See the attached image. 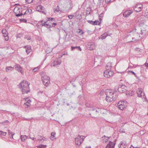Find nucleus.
<instances>
[{
  "label": "nucleus",
  "mask_w": 148,
  "mask_h": 148,
  "mask_svg": "<svg viewBox=\"0 0 148 148\" xmlns=\"http://www.w3.org/2000/svg\"><path fill=\"white\" fill-rule=\"evenodd\" d=\"M88 46H90V47H89L90 48L89 49L91 50L93 49V48L95 47L94 45L93 44H92L91 43H89L88 45Z\"/></svg>",
  "instance_id": "25"
},
{
  "label": "nucleus",
  "mask_w": 148,
  "mask_h": 148,
  "mask_svg": "<svg viewBox=\"0 0 148 148\" xmlns=\"http://www.w3.org/2000/svg\"><path fill=\"white\" fill-rule=\"evenodd\" d=\"M27 138V136H22L21 135V140L22 141H24Z\"/></svg>",
  "instance_id": "27"
},
{
  "label": "nucleus",
  "mask_w": 148,
  "mask_h": 148,
  "mask_svg": "<svg viewBox=\"0 0 148 148\" xmlns=\"http://www.w3.org/2000/svg\"><path fill=\"white\" fill-rule=\"evenodd\" d=\"M85 138V136H78L75 139V143L77 145H80L82 143L83 140Z\"/></svg>",
  "instance_id": "5"
},
{
  "label": "nucleus",
  "mask_w": 148,
  "mask_h": 148,
  "mask_svg": "<svg viewBox=\"0 0 148 148\" xmlns=\"http://www.w3.org/2000/svg\"><path fill=\"white\" fill-rule=\"evenodd\" d=\"M9 121L8 120H6L5 121H4L2 123L3 124H4L5 123H8Z\"/></svg>",
  "instance_id": "51"
},
{
  "label": "nucleus",
  "mask_w": 148,
  "mask_h": 148,
  "mask_svg": "<svg viewBox=\"0 0 148 148\" xmlns=\"http://www.w3.org/2000/svg\"><path fill=\"white\" fill-rule=\"evenodd\" d=\"M77 16V17L79 16V17H78V18H77L78 19H79V20H80V19H81V18H82V17H81V15H80V16H78H78Z\"/></svg>",
  "instance_id": "50"
},
{
  "label": "nucleus",
  "mask_w": 148,
  "mask_h": 148,
  "mask_svg": "<svg viewBox=\"0 0 148 148\" xmlns=\"http://www.w3.org/2000/svg\"><path fill=\"white\" fill-rule=\"evenodd\" d=\"M14 12L16 14V16L17 17H18L21 16L23 14L21 12V8L16 7L14 9Z\"/></svg>",
  "instance_id": "4"
},
{
  "label": "nucleus",
  "mask_w": 148,
  "mask_h": 148,
  "mask_svg": "<svg viewBox=\"0 0 148 148\" xmlns=\"http://www.w3.org/2000/svg\"><path fill=\"white\" fill-rule=\"evenodd\" d=\"M6 132H3L1 131H0V135L5 136L6 135Z\"/></svg>",
  "instance_id": "31"
},
{
  "label": "nucleus",
  "mask_w": 148,
  "mask_h": 148,
  "mask_svg": "<svg viewBox=\"0 0 148 148\" xmlns=\"http://www.w3.org/2000/svg\"><path fill=\"white\" fill-rule=\"evenodd\" d=\"M103 74L105 77L108 78L113 75V72L111 70L107 69L104 72Z\"/></svg>",
  "instance_id": "6"
},
{
  "label": "nucleus",
  "mask_w": 148,
  "mask_h": 148,
  "mask_svg": "<svg viewBox=\"0 0 148 148\" xmlns=\"http://www.w3.org/2000/svg\"><path fill=\"white\" fill-rule=\"evenodd\" d=\"M41 136H40L38 135V140L40 142L42 141V140L43 141H44V140H45V139L46 138H44V139Z\"/></svg>",
  "instance_id": "22"
},
{
  "label": "nucleus",
  "mask_w": 148,
  "mask_h": 148,
  "mask_svg": "<svg viewBox=\"0 0 148 148\" xmlns=\"http://www.w3.org/2000/svg\"><path fill=\"white\" fill-rule=\"evenodd\" d=\"M40 12H42V13H43L44 14H46V13H45V11H40Z\"/></svg>",
  "instance_id": "57"
},
{
  "label": "nucleus",
  "mask_w": 148,
  "mask_h": 148,
  "mask_svg": "<svg viewBox=\"0 0 148 148\" xmlns=\"http://www.w3.org/2000/svg\"><path fill=\"white\" fill-rule=\"evenodd\" d=\"M118 107L121 110H123L125 108V106L124 104V102L119 101L118 103Z\"/></svg>",
  "instance_id": "9"
},
{
  "label": "nucleus",
  "mask_w": 148,
  "mask_h": 148,
  "mask_svg": "<svg viewBox=\"0 0 148 148\" xmlns=\"http://www.w3.org/2000/svg\"><path fill=\"white\" fill-rule=\"evenodd\" d=\"M115 90H112L106 89L105 91L106 95V100L108 102H111L115 100L118 97L116 91L119 92L124 93L127 90V88L124 85H119L115 87Z\"/></svg>",
  "instance_id": "1"
},
{
  "label": "nucleus",
  "mask_w": 148,
  "mask_h": 148,
  "mask_svg": "<svg viewBox=\"0 0 148 148\" xmlns=\"http://www.w3.org/2000/svg\"><path fill=\"white\" fill-rule=\"evenodd\" d=\"M45 27L47 28H50L51 27V26L49 24L46 23Z\"/></svg>",
  "instance_id": "36"
},
{
  "label": "nucleus",
  "mask_w": 148,
  "mask_h": 148,
  "mask_svg": "<svg viewBox=\"0 0 148 148\" xmlns=\"http://www.w3.org/2000/svg\"><path fill=\"white\" fill-rule=\"evenodd\" d=\"M133 12L132 10H128L125 11L123 13V16L127 17L129 16Z\"/></svg>",
  "instance_id": "8"
},
{
  "label": "nucleus",
  "mask_w": 148,
  "mask_h": 148,
  "mask_svg": "<svg viewBox=\"0 0 148 148\" xmlns=\"http://www.w3.org/2000/svg\"><path fill=\"white\" fill-rule=\"evenodd\" d=\"M94 110H96L95 112L96 113H99V112L100 113L101 109L94 108Z\"/></svg>",
  "instance_id": "32"
},
{
  "label": "nucleus",
  "mask_w": 148,
  "mask_h": 148,
  "mask_svg": "<svg viewBox=\"0 0 148 148\" xmlns=\"http://www.w3.org/2000/svg\"><path fill=\"white\" fill-rule=\"evenodd\" d=\"M28 10L29 14H30L32 12V10L31 9Z\"/></svg>",
  "instance_id": "52"
},
{
  "label": "nucleus",
  "mask_w": 148,
  "mask_h": 148,
  "mask_svg": "<svg viewBox=\"0 0 148 148\" xmlns=\"http://www.w3.org/2000/svg\"><path fill=\"white\" fill-rule=\"evenodd\" d=\"M78 47H77V46H75V47L72 46L71 47V49H72V50H73V49H77Z\"/></svg>",
  "instance_id": "41"
},
{
  "label": "nucleus",
  "mask_w": 148,
  "mask_h": 148,
  "mask_svg": "<svg viewBox=\"0 0 148 148\" xmlns=\"http://www.w3.org/2000/svg\"><path fill=\"white\" fill-rule=\"evenodd\" d=\"M59 10H58V8L56 9H54V12L55 13L58 12L59 11Z\"/></svg>",
  "instance_id": "40"
},
{
  "label": "nucleus",
  "mask_w": 148,
  "mask_h": 148,
  "mask_svg": "<svg viewBox=\"0 0 148 148\" xmlns=\"http://www.w3.org/2000/svg\"><path fill=\"white\" fill-rule=\"evenodd\" d=\"M31 50H29L28 49H26V51L27 53V54H28L29 52H31Z\"/></svg>",
  "instance_id": "48"
},
{
  "label": "nucleus",
  "mask_w": 148,
  "mask_h": 148,
  "mask_svg": "<svg viewBox=\"0 0 148 148\" xmlns=\"http://www.w3.org/2000/svg\"><path fill=\"white\" fill-rule=\"evenodd\" d=\"M13 69L14 68L12 67L11 66H8L6 68V71L8 72L9 71H12Z\"/></svg>",
  "instance_id": "21"
},
{
  "label": "nucleus",
  "mask_w": 148,
  "mask_h": 148,
  "mask_svg": "<svg viewBox=\"0 0 148 148\" xmlns=\"http://www.w3.org/2000/svg\"><path fill=\"white\" fill-rule=\"evenodd\" d=\"M52 24L54 25H57V23H52Z\"/></svg>",
  "instance_id": "62"
},
{
  "label": "nucleus",
  "mask_w": 148,
  "mask_h": 148,
  "mask_svg": "<svg viewBox=\"0 0 148 148\" xmlns=\"http://www.w3.org/2000/svg\"><path fill=\"white\" fill-rule=\"evenodd\" d=\"M28 13H29L28 10H27L25 11V13L27 14Z\"/></svg>",
  "instance_id": "60"
},
{
  "label": "nucleus",
  "mask_w": 148,
  "mask_h": 148,
  "mask_svg": "<svg viewBox=\"0 0 148 148\" xmlns=\"http://www.w3.org/2000/svg\"><path fill=\"white\" fill-rule=\"evenodd\" d=\"M15 134L14 132H12L10 134H9V136L10 138H13V136Z\"/></svg>",
  "instance_id": "33"
},
{
  "label": "nucleus",
  "mask_w": 148,
  "mask_h": 148,
  "mask_svg": "<svg viewBox=\"0 0 148 148\" xmlns=\"http://www.w3.org/2000/svg\"><path fill=\"white\" fill-rule=\"evenodd\" d=\"M33 0H25L26 3H30L32 2Z\"/></svg>",
  "instance_id": "34"
},
{
  "label": "nucleus",
  "mask_w": 148,
  "mask_h": 148,
  "mask_svg": "<svg viewBox=\"0 0 148 148\" xmlns=\"http://www.w3.org/2000/svg\"><path fill=\"white\" fill-rule=\"evenodd\" d=\"M29 84L28 82L23 81L22 82L18 85V86L21 88L22 94H24L25 93L27 94L29 92L30 90Z\"/></svg>",
  "instance_id": "2"
},
{
  "label": "nucleus",
  "mask_w": 148,
  "mask_h": 148,
  "mask_svg": "<svg viewBox=\"0 0 148 148\" xmlns=\"http://www.w3.org/2000/svg\"><path fill=\"white\" fill-rule=\"evenodd\" d=\"M48 19L47 20L48 21H49L51 20H54V18H47Z\"/></svg>",
  "instance_id": "43"
},
{
  "label": "nucleus",
  "mask_w": 148,
  "mask_h": 148,
  "mask_svg": "<svg viewBox=\"0 0 148 148\" xmlns=\"http://www.w3.org/2000/svg\"><path fill=\"white\" fill-rule=\"evenodd\" d=\"M107 110L106 109L103 108L101 109L100 113L102 114H106Z\"/></svg>",
  "instance_id": "20"
},
{
  "label": "nucleus",
  "mask_w": 148,
  "mask_h": 148,
  "mask_svg": "<svg viewBox=\"0 0 148 148\" xmlns=\"http://www.w3.org/2000/svg\"><path fill=\"white\" fill-rule=\"evenodd\" d=\"M77 49H78L80 51H81L82 50V49L80 47H78Z\"/></svg>",
  "instance_id": "55"
},
{
  "label": "nucleus",
  "mask_w": 148,
  "mask_h": 148,
  "mask_svg": "<svg viewBox=\"0 0 148 148\" xmlns=\"http://www.w3.org/2000/svg\"><path fill=\"white\" fill-rule=\"evenodd\" d=\"M126 143L123 141H121L119 145V148H125L126 146Z\"/></svg>",
  "instance_id": "14"
},
{
  "label": "nucleus",
  "mask_w": 148,
  "mask_h": 148,
  "mask_svg": "<svg viewBox=\"0 0 148 148\" xmlns=\"http://www.w3.org/2000/svg\"><path fill=\"white\" fill-rule=\"evenodd\" d=\"M65 8L67 10H70L72 8V1L71 0H66L65 3Z\"/></svg>",
  "instance_id": "7"
},
{
  "label": "nucleus",
  "mask_w": 148,
  "mask_h": 148,
  "mask_svg": "<svg viewBox=\"0 0 148 148\" xmlns=\"http://www.w3.org/2000/svg\"><path fill=\"white\" fill-rule=\"evenodd\" d=\"M44 21L43 20H41L39 21V23H41V24L40 25H41L42 26H45L46 24V22H44V23H43Z\"/></svg>",
  "instance_id": "28"
},
{
  "label": "nucleus",
  "mask_w": 148,
  "mask_h": 148,
  "mask_svg": "<svg viewBox=\"0 0 148 148\" xmlns=\"http://www.w3.org/2000/svg\"><path fill=\"white\" fill-rule=\"evenodd\" d=\"M8 134H10V133H11L12 132H11L10 130H8Z\"/></svg>",
  "instance_id": "54"
},
{
  "label": "nucleus",
  "mask_w": 148,
  "mask_h": 148,
  "mask_svg": "<svg viewBox=\"0 0 148 148\" xmlns=\"http://www.w3.org/2000/svg\"><path fill=\"white\" fill-rule=\"evenodd\" d=\"M56 133L54 132H52L51 134V136L50 137V138L52 140H53L56 138L55 137Z\"/></svg>",
  "instance_id": "17"
},
{
  "label": "nucleus",
  "mask_w": 148,
  "mask_h": 148,
  "mask_svg": "<svg viewBox=\"0 0 148 148\" xmlns=\"http://www.w3.org/2000/svg\"><path fill=\"white\" fill-rule=\"evenodd\" d=\"M47 146L46 145H40L37 147L38 148H45Z\"/></svg>",
  "instance_id": "29"
},
{
  "label": "nucleus",
  "mask_w": 148,
  "mask_h": 148,
  "mask_svg": "<svg viewBox=\"0 0 148 148\" xmlns=\"http://www.w3.org/2000/svg\"><path fill=\"white\" fill-rule=\"evenodd\" d=\"M108 36V35L106 33H105L104 34H102L101 36V38L102 39H105L106 37Z\"/></svg>",
  "instance_id": "24"
},
{
  "label": "nucleus",
  "mask_w": 148,
  "mask_h": 148,
  "mask_svg": "<svg viewBox=\"0 0 148 148\" xmlns=\"http://www.w3.org/2000/svg\"><path fill=\"white\" fill-rule=\"evenodd\" d=\"M142 8V5L141 4H138L136 5L135 8H134V10L136 12H140Z\"/></svg>",
  "instance_id": "11"
},
{
  "label": "nucleus",
  "mask_w": 148,
  "mask_h": 148,
  "mask_svg": "<svg viewBox=\"0 0 148 148\" xmlns=\"http://www.w3.org/2000/svg\"><path fill=\"white\" fill-rule=\"evenodd\" d=\"M42 80L45 85L47 86L50 83V78L47 75H44L41 78Z\"/></svg>",
  "instance_id": "3"
},
{
  "label": "nucleus",
  "mask_w": 148,
  "mask_h": 148,
  "mask_svg": "<svg viewBox=\"0 0 148 148\" xmlns=\"http://www.w3.org/2000/svg\"><path fill=\"white\" fill-rule=\"evenodd\" d=\"M115 143L110 141L109 143L107 145L106 148H114L115 145Z\"/></svg>",
  "instance_id": "15"
},
{
  "label": "nucleus",
  "mask_w": 148,
  "mask_h": 148,
  "mask_svg": "<svg viewBox=\"0 0 148 148\" xmlns=\"http://www.w3.org/2000/svg\"><path fill=\"white\" fill-rule=\"evenodd\" d=\"M111 67H112L111 63L110 62H108L107 63V64L106 65V68L107 69H109V68H111Z\"/></svg>",
  "instance_id": "26"
},
{
  "label": "nucleus",
  "mask_w": 148,
  "mask_h": 148,
  "mask_svg": "<svg viewBox=\"0 0 148 148\" xmlns=\"http://www.w3.org/2000/svg\"><path fill=\"white\" fill-rule=\"evenodd\" d=\"M20 21L21 22H26L27 21L26 19H24V18H22L20 20Z\"/></svg>",
  "instance_id": "35"
},
{
  "label": "nucleus",
  "mask_w": 148,
  "mask_h": 148,
  "mask_svg": "<svg viewBox=\"0 0 148 148\" xmlns=\"http://www.w3.org/2000/svg\"><path fill=\"white\" fill-rule=\"evenodd\" d=\"M87 22L93 25V21L90 20H88Z\"/></svg>",
  "instance_id": "38"
},
{
  "label": "nucleus",
  "mask_w": 148,
  "mask_h": 148,
  "mask_svg": "<svg viewBox=\"0 0 148 148\" xmlns=\"http://www.w3.org/2000/svg\"><path fill=\"white\" fill-rule=\"evenodd\" d=\"M61 63L60 61L58 60L57 59L55 60L52 63L51 65L53 66H56L58 64H60Z\"/></svg>",
  "instance_id": "16"
},
{
  "label": "nucleus",
  "mask_w": 148,
  "mask_h": 148,
  "mask_svg": "<svg viewBox=\"0 0 148 148\" xmlns=\"http://www.w3.org/2000/svg\"><path fill=\"white\" fill-rule=\"evenodd\" d=\"M43 7L41 5H39L36 8V10L40 12V10H43L42 8Z\"/></svg>",
  "instance_id": "19"
},
{
  "label": "nucleus",
  "mask_w": 148,
  "mask_h": 148,
  "mask_svg": "<svg viewBox=\"0 0 148 148\" xmlns=\"http://www.w3.org/2000/svg\"><path fill=\"white\" fill-rule=\"evenodd\" d=\"M147 145H148V140H147Z\"/></svg>",
  "instance_id": "63"
},
{
  "label": "nucleus",
  "mask_w": 148,
  "mask_h": 148,
  "mask_svg": "<svg viewBox=\"0 0 148 148\" xmlns=\"http://www.w3.org/2000/svg\"><path fill=\"white\" fill-rule=\"evenodd\" d=\"M86 148H91L90 147H88L87 148L86 147Z\"/></svg>",
  "instance_id": "64"
},
{
  "label": "nucleus",
  "mask_w": 148,
  "mask_h": 148,
  "mask_svg": "<svg viewBox=\"0 0 148 148\" xmlns=\"http://www.w3.org/2000/svg\"><path fill=\"white\" fill-rule=\"evenodd\" d=\"M43 93V91H40L38 93L39 94H40V93H41V94H42Z\"/></svg>",
  "instance_id": "58"
},
{
  "label": "nucleus",
  "mask_w": 148,
  "mask_h": 148,
  "mask_svg": "<svg viewBox=\"0 0 148 148\" xmlns=\"http://www.w3.org/2000/svg\"><path fill=\"white\" fill-rule=\"evenodd\" d=\"M100 24V23L98 21L95 20L93 21V25H99Z\"/></svg>",
  "instance_id": "30"
},
{
  "label": "nucleus",
  "mask_w": 148,
  "mask_h": 148,
  "mask_svg": "<svg viewBox=\"0 0 148 148\" xmlns=\"http://www.w3.org/2000/svg\"><path fill=\"white\" fill-rule=\"evenodd\" d=\"M86 107L90 108V110L94 111V108H93V105L88 102L86 103Z\"/></svg>",
  "instance_id": "13"
},
{
  "label": "nucleus",
  "mask_w": 148,
  "mask_h": 148,
  "mask_svg": "<svg viewBox=\"0 0 148 148\" xmlns=\"http://www.w3.org/2000/svg\"><path fill=\"white\" fill-rule=\"evenodd\" d=\"M30 138L31 139L33 140H34V139H35V138L34 137L32 138V137H30Z\"/></svg>",
  "instance_id": "56"
},
{
  "label": "nucleus",
  "mask_w": 148,
  "mask_h": 148,
  "mask_svg": "<svg viewBox=\"0 0 148 148\" xmlns=\"http://www.w3.org/2000/svg\"><path fill=\"white\" fill-rule=\"evenodd\" d=\"M145 65L146 66H147L148 67V63H145Z\"/></svg>",
  "instance_id": "53"
},
{
  "label": "nucleus",
  "mask_w": 148,
  "mask_h": 148,
  "mask_svg": "<svg viewBox=\"0 0 148 148\" xmlns=\"http://www.w3.org/2000/svg\"><path fill=\"white\" fill-rule=\"evenodd\" d=\"M137 93L138 94V96L139 97H141L142 95H144V93H143L142 88H139L137 91Z\"/></svg>",
  "instance_id": "12"
},
{
  "label": "nucleus",
  "mask_w": 148,
  "mask_h": 148,
  "mask_svg": "<svg viewBox=\"0 0 148 148\" xmlns=\"http://www.w3.org/2000/svg\"><path fill=\"white\" fill-rule=\"evenodd\" d=\"M26 105L27 106V107L28 108L29 106V105L27 103H26V105Z\"/></svg>",
  "instance_id": "59"
},
{
  "label": "nucleus",
  "mask_w": 148,
  "mask_h": 148,
  "mask_svg": "<svg viewBox=\"0 0 148 148\" xmlns=\"http://www.w3.org/2000/svg\"><path fill=\"white\" fill-rule=\"evenodd\" d=\"M38 67H36L34 68L33 70V72H34L37 71V70L38 69Z\"/></svg>",
  "instance_id": "39"
},
{
  "label": "nucleus",
  "mask_w": 148,
  "mask_h": 148,
  "mask_svg": "<svg viewBox=\"0 0 148 148\" xmlns=\"http://www.w3.org/2000/svg\"><path fill=\"white\" fill-rule=\"evenodd\" d=\"M105 2L106 3H108L111 1V0H105Z\"/></svg>",
  "instance_id": "46"
},
{
  "label": "nucleus",
  "mask_w": 148,
  "mask_h": 148,
  "mask_svg": "<svg viewBox=\"0 0 148 148\" xmlns=\"http://www.w3.org/2000/svg\"><path fill=\"white\" fill-rule=\"evenodd\" d=\"M2 33L3 34V36L5 37V40L6 41L8 40V33L7 31L5 29H3L2 30Z\"/></svg>",
  "instance_id": "10"
},
{
  "label": "nucleus",
  "mask_w": 148,
  "mask_h": 148,
  "mask_svg": "<svg viewBox=\"0 0 148 148\" xmlns=\"http://www.w3.org/2000/svg\"><path fill=\"white\" fill-rule=\"evenodd\" d=\"M130 148H140L139 147H134L132 145H131V147Z\"/></svg>",
  "instance_id": "49"
},
{
  "label": "nucleus",
  "mask_w": 148,
  "mask_h": 148,
  "mask_svg": "<svg viewBox=\"0 0 148 148\" xmlns=\"http://www.w3.org/2000/svg\"><path fill=\"white\" fill-rule=\"evenodd\" d=\"M25 47L27 48L26 49H28L29 50H31V47L29 46H25Z\"/></svg>",
  "instance_id": "37"
},
{
  "label": "nucleus",
  "mask_w": 148,
  "mask_h": 148,
  "mask_svg": "<svg viewBox=\"0 0 148 148\" xmlns=\"http://www.w3.org/2000/svg\"><path fill=\"white\" fill-rule=\"evenodd\" d=\"M24 99L25 100L26 102L24 103L25 105H26V103L29 104L31 102V101L29 99H28L27 98H24Z\"/></svg>",
  "instance_id": "23"
},
{
  "label": "nucleus",
  "mask_w": 148,
  "mask_h": 148,
  "mask_svg": "<svg viewBox=\"0 0 148 148\" xmlns=\"http://www.w3.org/2000/svg\"><path fill=\"white\" fill-rule=\"evenodd\" d=\"M129 72H130V73H131L132 74L134 75H135V76L136 77V73L134 72H133V71H129Z\"/></svg>",
  "instance_id": "44"
},
{
  "label": "nucleus",
  "mask_w": 148,
  "mask_h": 148,
  "mask_svg": "<svg viewBox=\"0 0 148 148\" xmlns=\"http://www.w3.org/2000/svg\"><path fill=\"white\" fill-rule=\"evenodd\" d=\"M28 13H29L28 10H27L25 11V13L27 14Z\"/></svg>",
  "instance_id": "61"
},
{
  "label": "nucleus",
  "mask_w": 148,
  "mask_h": 148,
  "mask_svg": "<svg viewBox=\"0 0 148 148\" xmlns=\"http://www.w3.org/2000/svg\"><path fill=\"white\" fill-rule=\"evenodd\" d=\"M73 16H74L72 15H69L68 16V17L70 19H72Z\"/></svg>",
  "instance_id": "42"
},
{
  "label": "nucleus",
  "mask_w": 148,
  "mask_h": 148,
  "mask_svg": "<svg viewBox=\"0 0 148 148\" xmlns=\"http://www.w3.org/2000/svg\"><path fill=\"white\" fill-rule=\"evenodd\" d=\"M22 68L19 65H16L15 66V69L16 70L18 71H20V72L22 73V72L21 71V69Z\"/></svg>",
  "instance_id": "18"
},
{
  "label": "nucleus",
  "mask_w": 148,
  "mask_h": 148,
  "mask_svg": "<svg viewBox=\"0 0 148 148\" xmlns=\"http://www.w3.org/2000/svg\"><path fill=\"white\" fill-rule=\"evenodd\" d=\"M104 0H99V1L100 4H101L103 3V2Z\"/></svg>",
  "instance_id": "47"
},
{
  "label": "nucleus",
  "mask_w": 148,
  "mask_h": 148,
  "mask_svg": "<svg viewBox=\"0 0 148 148\" xmlns=\"http://www.w3.org/2000/svg\"><path fill=\"white\" fill-rule=\"evenodd\" d=\"M103 16V13H101L99 15V16L100 17H102ZM99 19H100V21H101V18L100 17Z\"/></svg>",
  "instance_id": "45"
}]
</instances>
